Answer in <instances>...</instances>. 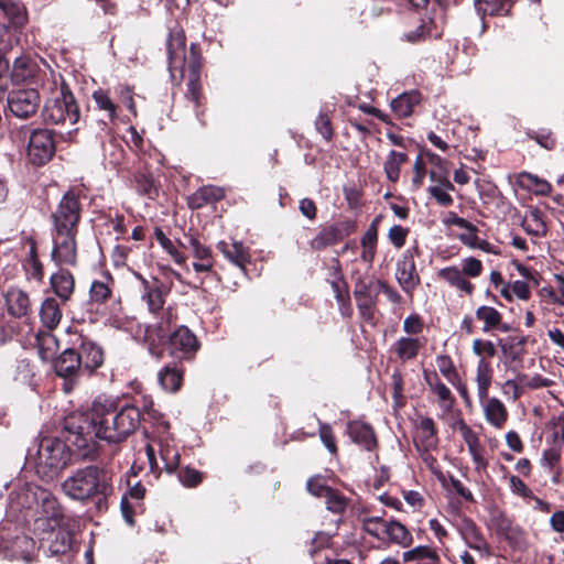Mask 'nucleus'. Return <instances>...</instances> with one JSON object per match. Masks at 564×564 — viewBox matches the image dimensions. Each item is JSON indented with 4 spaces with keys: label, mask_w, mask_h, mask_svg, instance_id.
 Listing matches in <instances>:
<instances>
[{
    "label": "nucleus",
    "mask_w": 564,
    "mask_h": 564,
    "mask_svg": "<svg viewBox=\"0 0 564 564\" xmlns=\"http://www.w3.org/2000/svg\"><path fill=\"white\" fill-rule=\"evenodd\" d=\"M55 153L53 133L47 129H35L29 138L26 156L33 165L46 164Z\"/></svg>",
    "instance_id": "obj_9"
},
{
    "label": "nucleus",
    "mask_w": 564,
    "mask_h": 564,
    "mask_svg": "<svg viewBox=\"0 0 564 564\" xmlns=\"http://www.w3.org/2000/svg\"><path fill=\"white\" fill-rule=\"evenodd\" d=\"M62 317L63 313L57 300L54 297H46L40 307V318L43 326L48 330H53L58 326Z\"/></svg>",
    "instance_id": "obj_31"
},
{
    "label": "nucleus",
    "mask_w": 564,
    "mask_h": 564,
    "mask_svg": "<svg viewBox=\"0 0 564 564\" xmlns=\"http://www.w3.org/2000/svg\"><path fill=\"white\" fill-rule=\"evenodd\" d=\"M501 295L507 300H511L512 295H516L518 299L525 301L530 297V290L525 282L514 281L501 290Z\"/></svg>",
    "instance_id": "obj_52"
},
{
    "label": "nucleus",
    "mask_w": 564,
    "mask_h": 564,
    "mask_svg": "<svg viewBox=\"0 0 564 564\" xmlns=\"http://www.w3.org/2000/svg\"><path fill=\"white\" fill-rule=\"evenodd\" d=\"M440 556L436 549L430 545H417L402 553L403 563L431 564Z\"/></svg>",
    "instance_id": "obj_37"
},
{
    "label": "nucleus",
    "mask_w": 564,
    "mask_h": 564,
    "mask_svg": "<svg viewBox=\"0 0 564 564\" xmlns=\"http://www.w3.org/2000/svg\"><path fill=\"white\" fill-rule=\"evenodd\" d=\"M225 193L221 187L208 185L198 188L188 197V206L192 209L202 208L204 205L220 200Z\"/></svg>",
    "instance_id": "obj_32"
},
{
    "label": "nucleus",
    "mask_w": 564,
    "mask_h": 564,
    "mask_svg": "<svg viewBox=\"0 0 564 564\" xmlns=\"http://www.w3.org/2000/svg\"><path fill=\"white\" fill-rule=\"evenodd\" d=\"M40 102V94L35 89L14 90L8 97L10 111L20 119L33 116L37 111Z\"/></svg>",
    "instance_id": "obj_12"
},
{
    "label": "nucleus",
    "mask_w": 564,
    "mask_h": 564,
    "mask_svg": "<svg viewBox=\"0 0 564 564\" xmlns=\"http://www.w3.org/2000/svg\"><path fill=\"white\" fill-rule=\"evenodd\" d=\"M202 474L193 468L186 467L178 474L180 481L186 487H195L202 481Z\"/></svg>",
    "instance_id": "obj_64"
},
{
    "label": "nucleus",
    "mask_w": 564,
    "mask_h": 564,
    "mask_svg": "<svg viewBox=\"0 0 564 564\" xmlns=\"http://www.w3.org/2000/svg\"><path fill=\"white\" fill-rule=\"evenodd\" d=\"M384 540L401 547H408L413 543V535L404 524L391 520L387 522Z\"/></svg>",
    "instance_id": "obj_34"
},
{
    "label": "nucleus",
    "mask_w": 564,
    "mask_h": 564,
    "mask_svg": "<svg viewBox=\"0 0 564 564\" xmlns=\"http://www.w3.org/2000/svg\"><path fill=\"white\" fill-rule=\"evenodd\" d=\"M23 268L29 279L41 281L44 272L42 263L40 262L36 249H31L29 257L24 260Z\"/></svg>",
    "instance_id": "obj_49"
},
{
    "label": "nucleus",
    "mask_w": 564,
    "mask_h": 564,
    "mask_svg": "<svg viewBox=\"0 0 564 564\" xmlns=\"http://www.w3.org/2000/svg\"><path fill=\"white\" fill-rule=\"evenodd\" d=\"M30 520L33 521L34 533L44 535L65 522L64 509L56 496L44 489L43 492H40L39 502L34 507Z\"/></svg>",
    "instance_id": "obj_6"
},
{
    "label": "nucleus",
    "mask_w": 564,
    "mask_h": 564,
    "mask_svg": "<svg viewBox=\"0 0 564 564\" xmlns=\"http://www.w3.org/2000/svg\"><path fill=\"white\" fill-rule=\"evenodd\" d=\"M468 452L475 465V470L478 473L486 470L488 467V460L485 457V448L481 443L478 442L471 446H468Z\"/></svg>",
    "instance_id": "obj_55"
},
{
    "label": "nucleus",
    "mask_w": 564,
    "mask_h": 564,
    "mask_svg": "<svg viewBox=\"0 0 564 564\" xmlns=\"http://www.w3.org/2000/svg\"><path fill=\"white\" fill-rule=\"evenodd\" d=\"M93 99L95 100L97 107L100 109V110H105L108 112V116L110 119H115L116 117V105L113 104V101L110 99V97L108 96V94L101 89L95 91L93 94Z\"/></svg>",
    "instance_id": "obj_56"
},
{
    "label": "nucleus",
    "mask_w": 564,
    "mask_h": 564,
    "mask_svg": "<svg viewBox=\"0 0 564 564\" xmlns=\"http://www.w3.org/2000/svg\"><path fill=\"white\" fill-rule=\"evenodd\" d=\"M192 55L189 66L186 67L188 72L187 97L193 101L195 107H198L200 98L199 62L198 56L194 53Z\"/></svg>",
    "instance_id": "obj_38"
},
{
    "label": "nucleus",
    "mask_w": 564,
    "mask_h": 564,
    "mask_svg": "<svg viewBox=\"0 0 564 564\" xmlns=\"http://www.w3.org/2000/svg\"><path fill=\"white\" fill-rule=\"evenodd\" d=\"M62 491L76 501L107 499L113 491L112 477L108 469L89 465L76 469L62 482Z\"/></svg>",
    "instance_id": "obj_3"
},
{
    "label": "nucleus",
    "mask_w": 564,
    "mask_h": 564,
    "mask_svg": "<svg viewBox=\"0 0 564 564\" xmlns=\"http://www.w3.org/2000/svg\"><path fill=\"white\" fill-rule=\"evenodd\" d=\"M420 102V94L415 90L403 93L391 101L393 112L399 117H409L414 106Z\"/></svg>",
    "instance_id": "obj_39"
},
{
    "label": "nucleus",
    "mask_w": 564,
    "mask_h": 564,
    "mask_svg": "<svg viewBox=\"0 0 564 564\" xmlns=\"http://www.w3.org/2000/svg\"><path fill=\"white\" fill-rule=\"evenodd\" d=\"M424 379L431 392L436 395L442 414H449L455 403V397L451 390L441 381L436 372H424Z\"/></svg>",
    "instance_id": "obj_20"
},
{
    "label": "nucleus",
    "mask_w": 564,
    "mask_h": 564,
    "mask_svg": "<svg viewBox=\"0 0 564 564\" xmlns=\"http://www.w3.org/2000/svg\"><path fill=\"white\" fill-rule=\"evenodd\" d=\"M4 549L10 556L30 562L35 552V542L26 535H18L11 542L8 541Z\"/></svg>",
    "instance_id": "obj_28"
},
{
    "label": "nucleus",
    "mask_w": 564,
    "mask_h": 564,
    "mask_svg": "<svg viewBox=\"0 0 564 564\" xmlns=\"http://www.w3.org/2000/svg\"><path fill=\"white\" fill-rule=\"evenodd\" d=\"M395 276L402 290L408 294H412L420 281L415 273V264L412 254H405L403 259L398 262Z\"/></svg>",
    "instance_id": "obj_23"
},
{
    "label": "nucleus",
    "mask_w": 564,
    "mask_h": 564,
    "mask_svg": "<svg viewBox=\"0 0 564 564\" xmlns=\"http://www.w3.org/2000/svg\"><path fill=\"white\" fill-rule=\"evenodd\" d=\"M476 317L484 323L482 332L489 333L495 329L508 332L509 327L501 323V314L494 307L482 305L476 311Z\"/></svg>",
    "instance_id": "obj_35"
},
{
    "label": "nucleus",
    "mask_w": 564,
    "mask_h": 564,
    "mask_svg": "<svg viewBox=\"0 0 564 564\" xmlns=\"http://www.w3.org/2000/svg\"><path fill=\"white\" fill-rule=\"evenodd\" d=\"M29 459L41 478L52 480L66 466L68 453L63 441L44 436L35 448L29 451Z\"/></svg>",
    "instance_id": "obj_4"
},
{
    "label": "nucleus",
    "mask_w": 564,
    "mask_h": 564,
    "mask_svg": "<svg viewBox=\"0 0 564 564\" xmlns=\"http://www.w3.org/2000/svg\"><path fill=\"white\" fill-rule=\"evenodd\" d=\"M522 226L527 232L533 236H542L546 231L545 224L542 219L541 213L538 209H530L525 213Z\"/></svg>",
    "instance_id": "obj_45"
},
{
    "label": "nucleus",
    "mask_w": 564,
    "mask_h": 564,
    "mask_svg": "<svg viewBox=\"0 0 564 564\" xmlns=\"http://www.w3.org/2000/svg\"><path fill=\"white\" fill-rule=\"evenodd\" d=\"M36 345L39 355L44 361L53 359L58 351V340L48 329L37 334Z\"/></svg>",
    "instance_id": "obj_41"
},
{
    "label": "nucleus",
    "mask_w": 564,
    "mask_h": 564,
    "mask_svg": "<svg viewBox=\"0 0 564 564\" xmlns=\"http://www.w3.org/2000/svg\"><path fill=\"white\" fill-rule=\"evenodd\" d=\"M471 350L474 355L479 357V359L491 358L497 354L495 344L490 340H485L481 338L474 339Z\"/></svg>",
    "instance_id": "obj_54"
},
{
    "label": "nucleus",
    "mask_w": 564,
    "mask_h": 564,
    "mask_svg": "<svg viewBox=\"0 0 564 564\" xmlns=\"http://www.w3.org/2000/svg\"><path fill=\"white\" fill-rule=\"evenodd\" d=\"M494 369L491 364L486 359H478L476 365L475 381L477 384L478 399H484L489 394V388L492 382Z\"/></svg>",
    "instance_id": "obj_33"
},
{
    "label": "nucleus",
    "mask_w": 564,
    "mask_h": 564,
    "mask_svg": "<svg viewBox=\"0 0 564 564\" xmlns=\"http://www.w3.org/2000/svg\"><path fill=\"white\" fill-rule=\"evenodd\" d=\"M380 288H382V281L380 280L359 281L355 286L354 295L357 307L365 321H372L373 318Z\"/></svg>",
    "instance_id": "obj_11"
},
{
    "label": "nucleus",
    "mask_w": 564,
    "mask_h": 564,
    "mask_svg": "<svg viewBox=\"0 0 564 564\" xmlns=\"http://www.w3.org/2000/svg\"><path fill=\"white\" fill-rule=\"evenodd\" d=\"M518 184L522 188L531 191L538 195H547L552 189L549 182L529 172H522L518 175Z\"/></svg>",
    "instance_id": "obj_42"
},
{
    "label": "nucleus",
    "mask_w": 564,
    "mask_h": 564,
    "mask_svg": "<svg viewBox=\"0 0 564 564\" xmlns=\"http://www.w3.org/2000/svg\"><path fill=\"white\" fill-rule=\"evenodd\" d=\"M80 205L78 196L68 191L62 197L56 210L53 213L54 247H74L76 225L79 220Z\"/></svg>",
    "instance_id": "obj_5"
},
{
    "label": "nucleus",
    "mask_w": 564,
    "mask_h": 564,
    "mask_svg": "<svg viewBox=\"0 0 564 564\" xmlns=\"http://www.w3.org/2000/svg\"><path fill=\"white\" fill-rule=\"evenodd\" d=\"M51 256L59 265L74 264L76 261V249H52Z\"/></svg>",
    "instance_id": "obj_62"
},
{
    "label": "nucleus",
    "mask_w": 564,
    "mask_h": 564,
    "mask_svg": "<svg viewBox=\"0 0 564 564\" xmlns=\"http://www.w3.org/2000/svg\"><path fill=\"white\" fill-rule=\"evenodd\" d=\"M464 541L469 549L477 551L481 556L487 557L490 555L489 546L480 531Z\"/></svg>",
    "instance_id": "obj_59"
},
{
    "label": "nucleus",
    "mask_w": 564,
    "mask_h": 564,
    "mask_svg": "<svg viewBox=\"0 0 564 564\" xmlns=\"http://www.w3.org/2000/svg\"><path fill=\"white\" fill-rule=\"evenodd\" d=\"M387 522L388 521L383 520L381 517L378 516L365 517L362 519V528L371 536L378 540H384Z\"/></svg>",
    "instance_id": "obj_47"
},
{
    "label": "nucleus",
    "mask_w": 564,
    "mask_h": 564,
    "mask_svg": "<svg viewBox=\"0 0 564 564\" xmlns=\"http://www.w3.org/2000/svg\"><path fill=\"white\" fill-rule=\"evenodd\" d=\"M455 224L464 231L459 234V238L467 247H482L477 243L475 227L463 218H456Z\"/></svg>",
    "instance_id": "obj_53"
},
{
    "label": "nucleus",
    "mask_w": 564,
    "mask_h": 564,
    "mask_svg": "<svg viewBox=\"0 0 564 564\" xmlns=\"http://www.w3.org/2000/svg\"><path fill=\"white\" fill-rule=\"evenodd\" d=\"M8 311L12 316L24 317L32 312L31 301L24 291L20 289L9 290L6 296Z\"/></svg>",
    "instance_id": "obj_26"
},
{
    "label": "nucleus",
    "mask_w": 564,
    "mask_h": 564,
    "mask_svg": "<svg viewBox=\"0 0 564 564\" xmlns=\"http://www.w3.org/2000/svg\"><path fill=\"white\" fill-rule=\"evenodd\" d=\"M160 456L164 463L166 473H174L180 465V454L177 449L169 444H160Z\"/></svg>",
    "instance_id": "obj_48"
},
{
    "label": "nucleus",
    "mask_w": 564,
    "mask_h": 564,
    "mask_svg": "<svg viewBox=\"0 0 564 564\" xmlns=\"http://www.w3.org/2000/svg\"><path fill=\"white\" fill-rule=\"evenodd\" d=\"M447 188H453V185H441L430 187L431 195L443 206H448L453 203L452 196L446 192Z\"/></svg>",
    "instance_id": "obj_63"
},
{
    "label": "nucleus",
    "mask_w": 564,
    "mask_h": 564,
    "mask_svg": "<svg viewBox=\"0 0 564 564\" xmlns=\"http://www.w3.org/2000/svg\"><path fill=\"white\" fill-rule=\"evenodd\" d=\"M485 420L495 429H502L508 420L509 413L501 400L496 397L479 399Z\"/></svg>",
    "instance_id": "obj_16"
},
{
    "label": "nucleus",
    "mask_w": 564,
    "mask_h": 564,
    "mask_svg": "<svg viewBox=\"0 0 564 564\" xmlns=\"http://www.w3.org/2000/svg\"><path fill=\"white\" fill-rule=\"evenodd\" d=\"M115 280L109 272H102L93 280L89 288V301L93 304L106 303L112 295Z\"/></svg>",
    "instance_id": "obj_24"
},
{
    "label": "nucleus",
    "mask_w": 564,
    "mask_h": 564,
    "mask_svg": "<svg viewBox=\"0 0 564 564\" xmlns=\"http://www.w3.org/2000/svg\"><path fill=\"white\" fill-rule=\"evenodd\" d=\"M326 508L334 513H343L347 506L348 499L336 489H330L325 496Z\"/></svg>",
    "instance_id": "obj_51"
},
{
    "label": "nucleus",
    "mask_w": 564,
    "mask_h": 564,
    "mask_svg": "<svg viewBox=\"0 0 564 564\" xmlns=\"http://www.w3.org/2000/svg\"><path fill=\"white\" fill-rule=\"evenodd\" d=\"M417 438L425 449H433L437 446V432L434 421L431 417H422L417 425Z\"/></svg>",
    "instance_id": "obj_40"
},
{
    "label": "nucleus",
    "mask_w": 564,
    "mask_h": 564,
    "mask_svg": "<svg viewBox=\"0 0 564 564\" xmlns=\"http://www.w3.org/2000/svg\"><path fill=\"white\" fill-rule=\"evenodd\" d=\"M39 536L42 541H47V549L52 555L65 554L73 545V535L65 522L53 531Z\"/></svg>",
    "instance_id": "obj_19"
},
{
    "label": "nucleus",
    "mask_w": 564,
    "mask_h": 564,
    "mask_svg": "<svg viewBox=\"0 0 564 564\" xmlns=\"http://www.w3.org/2000/svg\"><path fill=\"white\" fill-rule=\"evenodd\" d=\"M80 365L77 351L73 348L65 349L56 359L55 372L64 378L63 390L66 393L73 391L78 378L84 373Z\"/></svg>",
    "instance_id": "obj_10"
},
{
    "label": "nucleus",
    "mask_w": 564,
    "mask_h": 564,
    "mask_svg": "<svg viewBox=\"0 0 564 564\" xmlns=\"http://www.w3.org/2000/svg\"><path fill=\"white\" fill-rule=\"evenodd\" d=\"M77 358L80 359V366L84 373L91 375L96 369L104 364V351L96 343L83 338L77 351Z\"/></svg>",
    "instance_id": "obj_15"
},
{
    "label": "nucleus",
    "mask_w": 564,
    "mask_h": 564,
    "mask_svg": "<svg viewBox=\"0 0 564 564\" xmlns=\"http://www.w3.org/2000/svg\"><path fill=\"white\" fill-rule=\"evenodd\" d=\"M349 438L366 451H373L377 447V438L373 429L361 421H351L347 424Z\"/></svg>",
    "instance_id": "obj_21"
},
{
    "label": "nucleus",
    "mask_w": 564,
    "mask_h": 564,
    "mask_svg": "<svg viewBox=\"0 0 564 564\" xmlns=\"http://www.w3.org/2000/svg\"><path fill=\"white\" fill-rule=\"evenodd\" d=\"M44 489L29 482L13 485L8 497L7 517L29 521L34 507L39 502L40 492H43Z\"/></svg>",
    "instance_id": "obj_8"
},
{
    "label": "nucleus",
    "mask_w": 564,
    "mask_h": 564,
    "mask_svg": "<svg viewBox=\"0 0 564 564\" xmlns=\"http://www.w3.org/2000/svg\"><path fill=\"white\" fill-rule=\"evenodd\" d=\"M140 421L137 406L126 405L118 410L113 399L98 395L93 401L88 420L77 427L75 444L85 447L94 438L120 443L137 431Z\"/></svg>",
    "instance_id": "obj_1"
},
{
    "label": "nucleus",
    "mask_w": 564,
    "mask_h": 564,
    "mask_svg": "<svg viewBox=\"0 0 564 564\" xmlns=\"http://www.w3.org/2000/svg\"><path fill=\"white\" fill-rule=\"evenodd\" d=\"M319 437L322 443L325 445V447L332 454L337 453V446L335 443V437L333 435V431L329 424L321 423L319 422Z\"/></svg>",
    "instance_id": "obj_60"
},
{
    "label": "nucleus",
    "mask_w": 564,
    "mask_h": 564,
    "mask_svg": "<svg viewBox=\"0 0 564 564\" xmlns=\"http://www.w3.org/2000/svg\"><path fill=\"white\" fill-rule=\"evenodd\" d=\"M0 9L11 24H0V53L8 54L20 43V31L28 22L24 4L19 0H0Z\"/></svg>",
    "instance_id": "obj_7"
},
{
    "label": "nucleus",
    "mask_w": 564,
    "mask_h": 564,
    "mask_svg": "<svg viewBox=\"0 0 564 564\" xmlns=\"http://www.w3.org/2000/svg\"><path fill=\"white\" fill-rule=\"evenodd\" d=\"M425 164L426 163L422 160V156L416 158L413 164L414 176L411 181L413 191H417L423 185V181L426 174Z\"/></svg>",
    "instance_id": "obj_61"
},
{
    "label": "nucleus",
    "mask_w": 564,
    "mask_h": 564,
    "mask_svg": "<svg viewBox=\"0 0 564 564\" xmlns=\"http://www.w3.org/2000/svg\"><path fill=\"white\" fill-rule=\"evenodd\" d=\"M438 275L449 285L467 294H470L474 290L473 284L464 278L462 271L456 267L444 268L438 272Z\"/></svg>",
    "instance_id": "obj_43"
},
{
    "label": "nucleus",
    "mask_w": 564,
    "mask_h": 564,
    "mask_svg": "<svg viewBox=\"0 0 564 564\" xmlns=\"http://www.w3.org/2000/svg\"><path fill=\"white\" fill-rule=\"evenodd\" d=\"M39 70L36 61L23 55L14 58L11 76L14 82L23 83L37 77Z\"/></svg>",
    "instance_id": "obj_25"
},
{
    "label": "nucleus",
    "mask_w": 564,
    "mask_h": 564,
    "mask_svg": "<svg viewBox=\"0 0 564 564\" xmlns=\"http://www.w3.org/2000/svg\"><path fill=\"white\" fill-rule=\"evenodd\" d=\"M183 373L182 367L171 364L159 371L158 380L164 391L176 392L182 386Z\"/></svg>",
    "instance_id": "obj_30"
},
{
    "label": "nucleus",
    "mask_w": 564,
    "mask_h": 564,
    "mask_svg": "<svg viewBox=\"0 0 564 564\" xmlns=\"http://www.w3.org/2000/svg\"><path fill=\"white\" fill-rule=\"evenodd\" d=\"M436 366L442 376L452 384H456L457 377L459 376L453 360L447 355H438L436 357Z\"/></svg>",
    "instance_id": "obj_50"
},
{
    "label": "nucleus",
    "mask_w": 564,
    "mask_h": 564,
    "mask_svg": "<svg viewBox=\"0 0 564 564\" xmlns=\"http://www.w3.org/2000/svg\"><path fill=\"white\" fill-rule=\"evenodd\" d=\"M51 286L54 293L63 301L67 302L75 289V280L70 272L61 269L56 273L51 275Z\"/></svg>",
    "instance_id": "obj_27"
},
{
    "label": "nucleus",
    "mask_w": 564,
    "mask_h": 564,
    "mask_svg": "<svg viewBox=\"0 0 564 564\" xmlns=\"http://www.w3.org/2000/svg\"><path fill=\"white\" fill-rule=\"evenodd\" d=\"M174 315L171 308L165 310L162 313L160 321L150 324L147 327L145 336L148 340L154 344H164L173 333Z\"/></svg>",
    "instance_id": "obj_22"
},
{
    "label": "nucleus",
    "mask_w": 564,
    "mask_h": 564,
    "mask_svg": "<svg viewBox=\"0 0 564 564\" xmlns=\"http://www.w3.org/2000/svg\"><path fill=\"white\" fill-rule=\"evenodd\" d=\"M523 386L520 380L509 379L501 386V392L503 395L511 398L512 401H517L523 393Z\"/></svg>",
    "instance_id": "obj_58"
},
{
    "label": "nucleus",
    "mask_w": 564,
    "mask_h": 564,
    "mask_svg": "<svg viewBox=\"0 0 564 564\" xmlns=\"http://www.w3.org/2000/svg\"><path fill=\"white\" fill-rule=\"evenodd\" d=\"M422 347L423 341L420 338L403 336L393 344L392 350L397 355L398 359L405 362L415 359Z\"/></svg>",
    "instance_id": "obj_29"
},
{
    "label": "nucleus",
    "mask_w": 564,
    "mask_h": 564,
    "mask_svg": "<svg viewBox=\"0 0 564 564\" xmlns=\"http://www.w3.org/2000/svg\"><path fill=\"white\" fill-rule=\"evenodd\" d=\"M220 251L228 261L245 270L249 257L247 249H220Z\"/></svg>",
    "instance_id": "obj_57"
},
{
    "label": "nucleus",
    "mask_w": 564,
    "mask_h": 564,
    "mask_svg": "<svg viewBox=\"0 0 564 564\" xmlns=\"http://www.w3.org/2000/svg\"><path fill=\"white\" fill-rule=\"evenodd\" d=\"M408 161V155L404 152L390 151L383 164V170L387 178L390 182H398L400 178L401 166Z\"/></svg>",
    "instance_id": "obj_44"
},
{
    "label": "nucleus",
    "mask_w": 564,
    "mask_h": 564,
    "mask_svg": "<svg viewBox=\"0 0 564 564\" xmlns=\"http://www.w3.org/2000/svg\"><path fill=\"white\" fill-rule=\"evenodd\" d=\"M476 10L482 14H508L509 6L502 0H474Z\"/></svg>",
    "instance_id": "obj_46"
},
{
    "label": "nucleus",
    "mask_w": 564,
    "mask_h": 564,
    "mask_svg": "<svg viewBox=\"0 0 564 564\" xmlns=\"http://www.w3.org/2000/svg\"><path fill=\"white\" fill-rule=\"evenodd\" d=\"M42 88L51 93L42 109L44 122L67 129L66 134L70 139L72 132L77 130L73 127L78 122L80 116L79 107L73 94L62 77L52 70H50V78L43 83Z\"/></svg>",
    "instance_id": "obj_2"
},
{
    "label": "nucleus",
    "mask_w": 564,
    "mask_h": 564,
    "mask_svg": "<svg viewBox=\"0 0 564 564\" xmlns=\"http://www.w3.org/2000/svg\"><path fill=\"white\" fill-rule=\"evenodd\" d=\"M166 343L171 355L178 359H191L199 347L196 336L185 326L173 330Z\"/></svg>",
    "instance_id": "obj_13"
},
{
    "label": "nucleus",
    "mask_w": 564,
    "mask_h": 564,
    "mask_svg": "<svg viewBox=\"0 0 564 564\" xmlns=\"http://www.w3.org/2000/svg\"><path fill=\"white\" fill-rule=\"evenodd\" d=\"M355 231V224L350 220H343L335 224L326 225L322 228L316 241L321 246H329L340 243L345 237Z\"/></svg>",
    "instance_id": "obj_17"
},
{
    "label": "nucleus",
    "mask_w": 564,
    "mask_h": 564,
    "mask_svg": "<svg viewBox=\"0 0 564 564\" xmlns=\"http://www.w3.org/2000/svg\"><path fill=\"white\" fill-rule=\"evenodd\" d=\"M193 53L197 56L196 52L194 51V46L191 47L189 56L186 55L185 36L182 31L171 32L167 41V54L171 70L180 69L182 75H184L186 67L189 66V61L193 56Z\"/></svg>",
    "instance_id": "obj_14"
},
{
    "label": "nucleus",
    "mask_w": 564,
    "mask_h": 564,
    "mask_svg": "<svg viewBox=\"0 0 564 564\" xmlns=\"http://www.w3.org/2000/svg\"><path fill=\"white\" fill-rule=\"evenodd\" d=\"M137 276L142 285L141 297L143 301H145L149 311L151 313H156L158 311L162 310L165 303L164 296L166 294L163 284L156 279L149 281L139 274H137Z\"/></svg>",
    "instance_id": "obj_18"
},
{
    "label": "nucleus",
    "mask_w": 564,
    "mask_h": 564,
    "mask_svg": "<svg viewBox=\"0 0 564 564\" xmlns=\"http://www.w3.org/2000/svg\"><path fill=\"white\" fill-rule=\"evenodd\" d=\"M420 156H422L423 161L426 159L427 163L433 166L430 171V178L432 182L441 185H449L445 160L431 151H425Z\"/></svg>",
    "instance_id": "obj_36"
}]
</instances>
